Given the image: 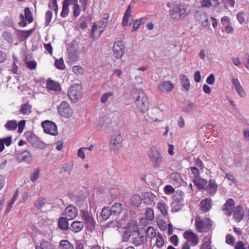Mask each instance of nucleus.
<instances>
[{
	"label": "nucleus",
	"instance_id": "obj_1",
	"mask_svg": "<svg viewBox=\"0 0 249 249\" xmlns=\"http://www.w3.org/2000/svg\"><path fill=\"white\" fill-rule=\"evenodd\" d=\"M138 96L136 97V104L138 110L142 114H144L148 109L149 102L148 99L141 89L137 90Z\"/></svg>",
	"mask_w": 249,
	"mask_h": 249
},
{
	"label": "nucleus",
	"instance_id": "obj_2",
	"mask_svg": "<svg viewBox=\"0 0 249 249\" xmlns=\"http://www.w3.org/2000/svg\"><path fill=\"white\" fill-rule=\"evenodd\" d=\"M123 138L120 132L115 131L111 135L109 142L110 149L114 152H117L122 147Z\"/></svg>",
	"mask_w": 249,
	"mask_h": 249
},
{
	"label": "nucleus",
	"instance_id": "obj_3",
	"mask_svg": "<svg viewBox=\"0 0 249 249\" xmlns=\"http://www.w3.org/2000/svg\"><path fill=\"white\" fill-rule=\"evenodd\" d=\"M82 87L80 85H72L69 89L68 95L73 103L77 102L83 96Z\"/></svg>",
	"mask_w": 249,
	"mask_h": 249
},
{
	"label": "nucleus",
	"instance_id": "obj_4",
	"mask_svg": "<svg viewBox=\"0 0 249 249\" xmlns=\"http://www.w3.org/2000/svg\"><path fill=\"white\" fill-rule=\"evenodd\" d=\"M148 156L154 168L160 167L162 162L163 157L156 147H152L150 149Z\"/></svg>",
	"mask_w": 249,
	"mask_h": 249
},
{
	"label": "nucleus",
	"instance_id": "obj_5",
	"mask_svg": "<svg viewBox=\"0 0 249 249\" xmlns=\"http://www.w3.org/2000/svg\"><path fill=\"white\" fill-rule=\"evenodd\" d=\"M170 17L177 20L185 18L187 15L186 10L184 6L180 5L169 11Z\"/></svg>",
	"mask_w": 249,
	"mask_h": 249
},
{
	"label": "nucleus",
	"instance_id": "obj_6",
	"mask_svg": "<svg viewBox=\"0 0 249 249\" xmlns=\"http://www.w3.org/2000/svg\"><path fill=\"white\" fill-rule=\"evenodd\" d=\"M212 225V221L208 218H206L202 220H199L196 218L195 226L199 232L208 231Z\"/></svg>",
	"mask_w": 249,
	"mask_h": 249
},
{
	"label": "nucleus",
	"instance_id": "obj_7",
	"mask_svg": "<svg viewBox=\"0 0 249 249\" xmlns=\"http://www.w3.org/2000/svg\"><path fill=\"white\" fill-rule=\"evenodd\" d=\"M111 119L108 116L104 115L100 117L97 129L98 131L107 132L111 128Z\"/></svg>",
	"mask_w": 249,
	"mask_h": 249
},
{
	"label": "nucleus",
	"instance_id": "obj_8",
	"mask_svg": "<svg viewBox=\"0 0 249 249\" xmlns=\"http://www.w3.org/2000/svg\"><path fill=\"white\" fill-rule=\"evenodd\" d=\"M81 217L84 219L85 223L89 230L92 231L94 230L96 222L91 214H89L87 210L81 211Z\"/></svg>",
	"mask_w": 249,
	"mask_h": 249
},
{
	"label": "nucleus",
	"instance_id": "obj_9",
	"mask_svg": "<svg viewBox=\"0 0 249 249\" xmlns=\"http://www.w3.org/2000/svg\"><path fill=\"white\" fill-rule=\"evenodd\" d=\"M27 140L29 143H31L34 147L39 148L41 149L45 148L46 145L41 141H40L38 138L31 133L26 134Z\"/></svg>",
	"mask_w": 249,
	"mask_h": 249
},
{
	"label": "nucleus",
	"instance_id": "obj_10",
	"mask_svg": "<svg viewBox=\"0 0 249 249\" xmlns=\"http://www.w3.org/2000/svg\"><path fill=\"white\" fill-rule=\"evenodd\" d=\"M58 112L59 114L65 118H70L72 115V109L70 105L65 101L61 102L58 107Z\"/></svg>",
	"mask_w": 249,
	"mask_h": 249
},
{
	"label": "nucleus",
	"instance_id": "obj_11",
	"mask_svg": "<svg viewBox=\"0 0 249 249\" xmlns=\"http://www.w3.org/2000/svg\"><path fill=\"white\" fill-rule=\"evenodd\" d=\"M44 131L51 135L55 136L57 134L56 125L53 122L50 121H45L42 123Z\"/></svg>",
	"mask_w": 249,
	"mask_h": 249
},
{
	"label": "nucleus",
	"instance_id": "obj_12",
	"mask_svg": "<svg viewBox=\"0 0 249 249\" xmlns=\"http://www.w3.org/2000/svg\"><path fill=\"white\" fill-rule=\"evenodd\" d=\"M124 45L122 41L115 42L113 46V55L116 58H120L124 53Z\"/></svg>",
	"mask_w": 249,
	"mask_h": 249
},
{
	"label": "nucleus",
	"instance_id": "obj_13",
	"mask_svg": "<svg viewBox=\"0 0 249 249\" xmlns=\"http://www.w3.org/2000/svg\"><path fill=\"white\" fill-rule=\"evenodd\" d=\"M235 202L232 198H229L223 205L222 211L227 216H231L235 209Z\"/></svg>",
	"mask_w": 249,
	"mask_h": 249
},
{
	"label": "nucleus",
	"instance_id": "obj_14",
	"mask_svg": "<svg viewBox=\"0 0 249 249\" xmlns=\"http://www.w3.org/2000/svg\"><path fill=\"white\" fill-rule=\"evenodd\" d=\"M107 17H104L102 21L101 22V23H102V25H101L99 28H98L97 24L96 23H94L93 25V27L91 29V33L92 34H94L96 31L98 30V32L99 34V35H101L104 30L105 29L107 22L108 21L107 18H108V15H106Z\"/></svg>",
	"mask_w": 249,
	"mask_h": 249
},
{
	"label": "nucleus",
	"instance_id": "obj_15",
	"mask_svg": "<svg viewBox=\"0 0 249 249\" xmlns=\"http://www.w3.org/2000/svg\"><path fill=\"white\" fill-rule=\"evenodd\" d=\"M65 214L68 220L73 219L77 215V209L72 206H69L65 209Z\"/></svg>",
	"mask_w": 249,
	"mask_h": 249
},
{
	"label": "nucleus",
	"instance_id": "obj_16",
	"mask_svg": "<svg viewBox=\"0 0 249 249\" xmlns=\"http://www.w3.org/2000/svg\"><path fill=\"white\" fill-rule=\"evenodd\" d=\"M233 213V218L236 222H239L242 220L244 215V213L243 208L241 206L238 205L235 207Z\"/></svg>",
	"mask_w": 249,
	"mask_h": 249
},
{
	"label": "nucleus",
	"instance_id": "obj_17",
	"mask_svg": "<svg viewBox=\"0 0 249 249\" xmlns=\"http://www.w3.org/2000/svg\"><path fill=\"white\" fill-rule=\"evenodd\" d=\"M174 87V85L170 81H163L158 86L159 89L164 92H170Z\"/></svg>",
	"mask_w": 249,
	"mask_h": 249
},
{
	"label": "nucleus",
	"instance_id": "obj_18",
	"mask_svg": "<svg viewBox=\"0 0 249 249\" xmlns=\"http://www.w3.org/2000/svg\"><path fill=\"white\" fill-rule=\"evenodd\" d=\"M185 238L188 239L192 243L193 246H196L198 243V238L193 232L188 231L184 232L183 234Z\"/></svg>",
	"mask_w": 249,
	"mask_h": 249
},
{
	"label": "nucleus",
	"instance_id": "obj_19",
	"mask_svg": "<svg viewBox=\"0 0 249 249\" xmlns=\"http://www.w3.org/2000/svg\"><path fill=\"white\" fill-rule=\"evenodd\" d=\"M183 198L181 196H179V198H176V200H175L171 203V208L172 211L174 212H176L180 210L182 208V201Z\"/></svg>",
	"mask_w": 249,
	"mask_h": 249
},
{
	"label": "nucleus",
	"instance_id": "obj_20",
	"mask_svg": "<svg viewBox=\"0 0 249 249\" xmlns=\"http://www.w3.org/2000/svg\"><path fill=\"white\" fill-rule=\"evenodd\" d=\"M201 210L204 212L209 211L212 208V200L210 198H206L202 200L200 203Z\"/></svg>",
	"mask_w": 249,
	"mask_h": 249
},
{
	"label": "nucleus",
	"instance_id": "obj_21",
	"mask_svg": "<svg viewBox=\"0 0 249 249\" xmlns=\"http://www.w3.org/2000/svg\"><path fill=\"white\" fill-rule=\"evenodd\" d=\"M217 189V185L214 179H210L206 190L211 196H213Z\"/></svg>",
	"mask_w": 249,
	"mask_h": 249
},
{
	"label": "nucleus",
	"instance_id": "obj_22",
	"mask_svg": "<svg viewBox=\"0 0 249 249\" xmlns=\"http://www.w3.org/2000/svg\"><path fill=\"white\" fill-rule=\"evenodd\" d=\"M84 228V224L82 222L79 221H73L70 228V229L74 233H77L80 231Z\"/></svg>",
	"mask_w": 249,
	"mask_h": 249
},
{
	"label": "nucleus",
	"instance_id": "obj_23",
	"mask_svg": "<svg viewBox=\"0 0 249 249\" xmlns=\"http://www.w3.org/2000/svg\"><path fill=\"white\" fill-rule=\"evenodd\" d=\"M123 209L122 204L116 202L110 208L112 215H119L122 212Z\"/></svg>",
	"mask_w": 249,
	"mask_h": 249
},
{
	"label": "nucleus",
	"instance_id": "obj_24",
	"mask_svg": "<svg viewBox=\"0 0 249 249\" xmlns=\"http://www.w3.org/2000/svg\"><path fill=\"white\" fill-rule=\"evenodd\" d=\"M180 81L182 87L186 91H188L190 89V81L187 75L181 74L179 76Z\"/></svg>",
	"mask_w": 249,
	"mask_h": 249
},
{
	"label": "nucleus",
	"instance_id": "obj_25",
	"mask_svg": "<svg viewBox=\"0 0 249 249\" xmlns=\"http://www.w3.org/2000/svg\"><path fill=\"white\" fill-rule=\"evenodd\" d=\"M46 87L48 89L53 91H59L61 89L60 84L52 80L47 82Z\"/></svg>",
	"mask_w": 249,
	"mask_h": 249
},
{
	"label": "nucleus",
	"instance_id": "obj_26",
	"mask_svg": "<svg viewBox=\"0 0 249 249\" xmlns=\"http://www.w3.org/2000/svg\"><path fill=\"white\" fill-rule=\"evenodd\" d=\"M146 241V236L141 235L139 232H138V235L134 239L133 243L135 246H139Z\"/></svg>",
	"mask_w": 249,
	"mask_h": 249
},
{
	"label": "nucleus",
	"instance_id": "obj_27",
	"mask_svg": "<svg viewBox=\"0 0 249 249\" xmlns=\"http://www.w3.org/2000/svg\"><path fill=\"white\" fill-rule=\"evenodd\" d=\"M65 217H61L58 221V227L62 230H67L69 229V223Z\"/></svg>",
	"mask_w": 249,
	"mask_h": 249
},
{
	"label": "nucleus",
	"instance_id": "obj_28",
	"mask_svg": "<svg viewBox=\"0 0 249 249\" xmlns=\"http://www.w3.org/2000/svg\"><path fill=\"white\" fill-rule=\"evenodd\" d=\"M20 158L22 161L29 163L33 160L32 154L28 151H23L20 155Z\"/></svg>",
	"mask_w": 249,
	"mask_h": 249
},
{
	"label": "nucleus",
	"instance_id": "obj_29",
	"mask_svg": "<svg viewBox=\"0 0 249 249\" xmlns=\"http://www.w3.org/2000/svg\"><path fill=\"white\" fill-rule=\"evenodd\" d=\"M32 107L28 103L21 105L20 112L23 115H29L31 113Z\"/></svg>",
	"mask_w": 249,
	"mask_h": 249
},
{
	"label": "nucleus",
	"instance_id": "obj_30",
	"mask_svg": "<svg viewBox=\"0 0 249 249\" xmlns=\"http://www.w3.org/2000/svg\"><path fill=\"white\" fill-rule=\"evenodd\" d=\"M142 196L143 203L146 204H150L154 201L155 196L151 193L145 192Z\"/></svg>",
	"mask_w": 249,
	"mask_h": 249
},
{
	"label": "nucleus",
	"instance_id": "obj_31",
	"mask_svg": "<svg viewBox=\"0 0 249 249\" xmlns=\"http://www.w3.org/2000/svg\"><path fill=\"white\" fill-rule=\"evenodd\" d=\"M12 137L9 136L6 138L0 139V152L4 148V144L9 146L12 143Z\"/></svg>",
	"mask_w": 249,
	"mask_h": 249
},
{
	"label": "nucleus",
	"instance_id": "obj_32",
	"mask_svg": "<svg viewBox=\"0 0 249 249\" xmlns=\"http://www.w3.org/2000/svg\"><path fill=\"white\" fill-rule=\"evenodd\" d=\"M46 199L42 197H39L37 199L35 202L34 206L38 209H41L46 203Z\"/></svg>",
	"mask_w": 249,
	"mask_h": 249
},
{
	"label": "nucleus",
	"instance_id": "obj_33",
	"mask_svg": "<svg viewBox=\"0 0 249 249\" xmlns=\"http://www.w3.org/2000/svg\"><path fill=\"white\" fill-rule=\"evenodd\" d=\"M60 249H74L73 245L68 240H61L59 245Z\"/></svg>",
	"mask_w": 249,
	"mask_h": 249
},
{
	"label": "nucleus",
	"instance_id": "obj_34",
	"mask_svg": "<svg viewBox=\"0 0 249 249\" xmlns=\"http://www.w3.org/2000/svg\"><path fill=\"white\" fill-rule=\"evenodd\" d=\"M142 199L141 196L138 195L133 196L131 198V202L133 206L138 207L142 203Z\"/></svg>",
	"mask_w": 249,
	"mask_h": 249
},
{
	"label": "nucleus",
	"instance_id": "obj_35",
	"mask_svg": "<svg viewBox=\"0 0 249 249\" xmlns=\"http://www.w3.org/2000/svg\"><path fill=\"white\" fill-rule=\"evenodd\" d=\"M4 126L6 129L11 131L17 128L18 124L15 120H10L7 122Z\"/></svg>",
	"mask_w": 249,
	"mask_h": 249
},
{
	"label": "nucleus",
	"instance_id": "obj_36",
	"mask_svg": "<svg viewBox=\"0 0 249 249\" xmlns=\"http://www.w3.org/2000/svg\"><path fill=\"white\" fill-rule=\"evenodd\" d=\"M69 56L70 59L72 61L76 60L79 56L77 50H75L74 48L71 47L68 51Z\"/></svg>",
	"mask_w": 249,
	"mask_h": 249
},
{
	"label": "nucleus",
	"instance_id": "obj_37",
	"mask_svg": "<svg viewBox=\"0 0 249 249\" xmlns=\"http://www.w3.org/2000/svg\"><path fill=\"white\" fill-rule=\"evenodd\" d=\"M111 215H112V214L109 207H105L103 208L101 216L103 219L107 220Z\"/></svg>",
	"mask_w": 249,
	"mask_h": 249
},
{
	"label": "nucleus",
	"instance_id": "obj_38",
	"mask_svg": "<svg viewBox=\"0 0 249 249\" xmlns=\"http://www.w3.org/2000/svg\"><path fill=\"white\" fill-rule=\"evenodd\" d=\"M69 14V0H64L63 3L62 11L61 16L63 18L66 17Z\"/></svg>",
	"mask_w": 249,
	"mask_h": 249
},
{
	"label": "nucleus",
	"instance_id": "obj_39",
	"mask_svg": "<svg viewBox=\"0 0 249 249\" xmlns=\"http://www.w3.org/2000/svg\"><path fill=\"white\" fill-rule=\"evenodd\" d=\"M146 238H148L152 239L156 236V232L155 229L151 226L148 227L146 230Z\"/></svg>",
	"mask_w": 249,
	"mask_h": 249
},
{
	"label": "nucleus",
	"instance_id": "obj_40",
	"mask_svg": "<svg viewBox=\"0 0 249 249\" xmlns=\"http://www.w3.org/2000/svg\"><path fill=\"white\" fill-rule=\"evenodd\" d=\"M194 183L198 188L201 189L204 188L207 184V181L204 179H200L199 178H195Z\"/></svg>",
	"mask_w": 249,
	"mask_h": 249
},
{
	"label": "nucleus",
	"instance_id": "obj_41",
	"mask_svg": "<svg viewBox=\"0 0 249 249\" xmlns=\"http://www.w3.org/2000/svg\"><path fill=\"white\" fill-rule=\"evenodd\" d=\"M114 95V91H108L105 93H104L101 98V102L102 103H106L108 99L113 96Z\"/></svg>",
	"mask_w": 249,
	"mask_h": 249
},
{
	"label": "nucleus",
	"instance_id": "obj_42",
	"mask_svg": "<svg viewBox=\"0 0 249 249\" xmlns=\"http://www.w3.org/2000/svg\"><path fill=\"white\" fill-rule=\"evenodd\" d=\"M195 107V105L193 103H190L186 105L183 108L182 110L184 112L189 114H192L193 112V108Z\"/></svg>",
	"mask_w": 249,
	"mask_h": 249
},
{
	"label": "nucleus",
	"instance_id": "obj_43",
	"mask_svg": "<svg viewBox=\"0 0 249 249\" xmlns=\"http://www.w3.org/2000/svg\"><path fill=\"white\" fill-rule=\"evenodd\" d=\"M40 170L39 168L35 169L33 172L32 173L31 175L30 179L33 182H34L36 181L39 177Z\"/></svg>",
	"mask_w": 249,
	"mask_h": 249
},
{
	"label": "nucleus",
	"instance_id": "obj_44",
	"mask_svg": "<svg viewBox=\"0 0 249 249\" xmlns=\"http://www.w3.org/2000/svg\"><path fill=\"white\" fill-rule=\"evenodd\" d=\"M157 207L163 215H166L167 214V211L164 202H158Z\"/></svg>",
	"mask_w": 249,
	"mask_h": 249
},
{
	"label": "nucleus",
	"instance_id": "obj_45",
	"mask_svg": "<svg viewBox=\"0 0 249 249\" xmlns=\"http://www.w3.org/2000/svg\"><path fill=\"white\" fill-rule=\"evenodd\" d=\"M24 11L26 20L29 23H31L33 21V18L30 8L26 7Z\"/></svg>",
	"mask_w": 249,
	"mask_h": 249
},
{
	"label": "nucleus",
	"instance_id": "obj_46",
	"mask_svg": "<svg viewBox=\"0 0 249 249\" xmlns=\"http://www.w3.org/2000/svg\"><path fill=\"white\" fill-rule=\"evenodd\" d=\"M55 66L59 70H64L65 66L62 58L56 59L54 63Z\"/></svg>",
	"mask_w": 249,
	"mask_h": 249
},
{
	"label": "nucleus",
	"instance_id": "obj_47",
	"mask_svg": "<svg viewBox=\"0 0 249 249\" xmlns=\"http://www.w3.org/2000/svg\"><path fill=\"white\" fill-rule=\"evenodd\" d=\"M145 217L146 219L149 220H152L154 219V212L153 210L151 208H146L145 212Z\"/></svg>",
	"mask_w": 249,
	"mask_h": 249
},
{
	"label": "nucleus",
	"instance_id": "obj_48",
	"mask_svg": "<svg viewBox=\"0 0 249 249\" xmlns=\"http://www.w3.org/2000/svg\"><path fill=\"white\" fill-rule=\"evenodd\" d=\"M164 243V242L162 235L160 233H158L156 240V246L158 248H160L163 246Z\"/></svg>",
	"mask_w": 249,
	"mask_h": 249
},
{
	"label": "nucleus",
	"instance_id": "obj_49",
	"mask_svg": "<svg viewBox=\"0 0 249 249\" xmlns=\"http://www.w3.org/2000/svg\"><path fill=\"white\" fill-rule=\"evenodd\" d=\"M132 16H125L124 15L122 24L123 26H127L128 24L131 25L132 21Z\"/></svg>",
	"mask_w": 249,
	"mask_h": 249
},
{
	"label": "nucleus",
	"instance_id": "obj_50",
	"mask_svg": "<svg viewBox=\"0 0 249 249\" xmlns=\"http://www.w3.org/2000/svg\"><path fill=\"white\" fill-rule=\"evenodd\" d=\"M73 166L70 164H66L63 166L62 170L60 171V173L61 174L62 172H67L69 175L71 174V170H72Z\"/></svg>",
	"mask_w": 249,
	"mask_h": 249
},
{
	"label": "nucleus",
	"instance_id": "obj_51",
	"mask_svg": "<svg viewBox=\"0 0 249 249\" xmlns=\"http://www.w3.org/2000/svg\"><path fill=\"white\" fill-rule=\"evenodd\" d=\"M73 72L76 75H82L84 72V69L80 66H74L72 67Z\"/></svg>",
	"mask_w": 249,
	"mask_h": 249
},
{
	"label": "nucleus",
	"instance_id": "obj_52",
	"mask_svg": "<svg viewBox=\"0 0 249 249\" xmlns=\"http://www.w3.org/2000/svg\"><path fill=\"white\" fill-rule=\"evenodd\" d=\"M73 16L76 18L80 14V6L78 3L73 4Z\"/></svg>",
	"mask_w": 249,
	"mask_h": 249
},
{
	"label": "nucleus",
	"instance_id": "obj_53",
	"mask_svg": "<svg viewBox=\"0 0 249 249\" xmlns=\"http://www.w3.org/2000/svg\"><path fill=\"white\" fill-rule=\"evenodd\" d=\"M2 37L4 39L9 42H12L13 40V36L12 35L7 32H4L2 34Z\"/></svg>",
	"mask_w": 249,
	"mask_h": 249
},
{
	"label": "nucleus",
	"instance_id": "obj_54",
	"mask_svg": "<svg viewBox=\"0 0 249 249\" xmlns=\"http://www.w3.org/2000/svg\"><path fill=\"white\" fill-rule=\"evenodd\" d=\"M211 242L210 239L208 237V241L202 244L200 249H212Z\"/></svg>",
	"mask_w": 249,
	"mask_h": 249
},
{
	"label": "nucleus",
	"instance_id": "obj_55",
	"mask_svg": "<svg viewBox=\"0 0 249 249\" xmlns=\"http://www.w3.org/2000/svg\"><path fill=\"white\" fill-rule=\"evenodd\" d=\"M49 7L54 11H57V5L56 0H50L48 4Z\"/></svg>",
	"mask_w": 249,
	"mask_h": 249
},
{
	"label": "nucleus",
	"instance_id": "obj_56",
	"mask_svg": "<svg viewBox=\"0 0 249 249\" xmlns=\"http://www.w3.org/2000/svg\"><path fill=\"white\" fill-rule=\"evenodd\" d=\"M25 123H26L25 120H21L19 122V123L18 124V133H21L23 132V129L25 127Z\"/></svg>",
	"mask_w": 249,
	"mask_h": 249
},
{
	"label": "nucleus",
	"instance_id": "obj_57",
	"mask_svg": "<svg viewBox=\"0 0 249 249\" xmlns=\"http://www.w3.org/2000/svg\"><path fill=\"white\" fill-rule=\"evenodd\" d=\"M236 92L238 93L239 96L242 98H244L246 96V92L242 88V86L235 89Z\"/></svg>",
	"mask_w": 249,
	"mask_h": 249
},
{
	"label": "nucleus",
	"instance_id": "obj_58",
	"mask_svg": "<svg viewBox=\"0 0 249 249\" xmlns=\"http://www.w3.org/2000/svg\"><path fill=\"white\" fill-rule=\"evenodd\" d=\"M53 13L51 11H48L45 15L46 25H49L51 21Z\"/></svg>",
	"mask_w": 249,
	"mask_h": 249
},
{
	"label": "nucleus",
	"instance_id": "obj_59",
	"mask_svg": "<svg viewBox=\"0 0 249 249\" xmlns=\"http://www.w3.org/2000/svg\"><path fill=\"white\" fill-rule=\"evenodd\" d=\"M234 241L235 239L233 236L229 234L226 236V242L227 244L232 245L234 243Z\"/></svg>",
	"mask_w": 249,
	"mask_h": 249
},
{
	"label": "nucleus",
	"instance_id": "obj_60",
	"mask_svg": "<svg viewBox=\"0 0 249 249\" xmlns=\"http://www.w3.org/2000/svg\"><path fill=\"white\" fill-rule=\"evenodd\" d=\"M86 150L85 147H81L78 150L77 156L82 160L85 158V155L84 153V150Z\"/></svg>",
	"mask_w": 249,
	"mask_h": 249
},
{
	"label": "nucleus",
	"instance_id": "obj_61",
	"mask_svg": "<svg viewBox=\"0 0 249 249\" xmlns=\"http://www.w3.org/2000/svg\"><path fill=\"white\" fill-rule=\"evenodd\" d=\"M191 170L192 174L195 176V178H197L200 177L199 171L198 169L196 167H191Z\"/></svg>",
	"mask_w": 249,
	"mask_h": 249
},
{
	"label": "nucleus",
	"instance_id": "obj_62",
	"mask_svg": "<svg viewBox=\"0 0 249 249\" xmlns=\"http://www.w3.org/2000/svg\"><path fill=\"white\" fill-rule=\"evenodd\" d=\"M215 81V77L213 74H211L207 78L206 82L209 85H213Z\"/></svg>",
	"mask_w": 249,
	"mask_h": 249
},
{
	"label": "nucleus",
	"instance_id": "obj_63",
	"mask_svg": "<svg viewBox=\"0 0 249 249\" xmlns=\"http://www.w3.org/2000/svg\"><path fill=\"white\" fill-rule=\"evenodd\" d=\"M50 246V243L47 241H42L40 243V246H36V249H44V247H49Z\"/></svg>",
	"mask_w": 249,
	"mask_h": 249
},
{
	"label": "nucleus",
	"instance_id": "obj_64",
	"mask_svg": "<svg viewBox=\"0 0 249 249\" xmlns=\"http://www.w3.org/2000/svg\"><path fill=\"white\" fill-rule=\"evenodd\" d=\"M28 68L31 70L35 69L36 68V63L35 61H28L26 63Z\"/></svg>",
	"mask_w": 249,
	"mask_h": 249
}]
</instances>
